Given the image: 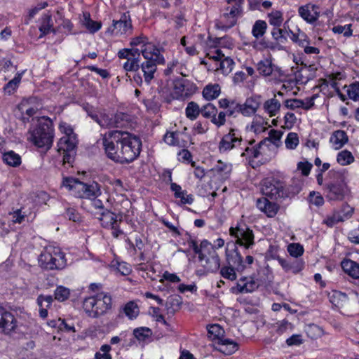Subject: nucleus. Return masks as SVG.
<instances>
[{
  "label": "nucleus",
  "instance_id": "37998d69",
  "mask_svg": "<svg viewBox=\"0 0 359 359\" xmlns=\"http://www.w3.org/2000/svg\"><path fill=\"white\" fill-rule=\"evenodd\" d=\"M266 124L267 122L264 121L263 117L255 115L250 125V130L256 134H260L266 130L264 125Z\"/></svg>",
  "mask_w": 359,
  "mask_h": 359
},
{
  "label": "nucleus",
  "instance_id": "774afa93",
  "mask_svg": "<svg viewBox=\"0 0 359 359\" xmlns=\"http://www.w3.org/2000/svg\"><path fill=\"white\" fill-rule=\"evenodd\" d=\"M309 201L317 207H320L324 204V198L319 192L311 191L309 196Z\"/></svg>",
  "mask_w": 359,
  "mask_h": 359
},
{
  "label": "nucleus",
  "instance_id": "2f4dec72",
  "mask_svg": "<svg viewBox=\"0 0 359 359\" xmlns=\"http://www.w3.org/2000/svg\"><path fill=\"white\" fill-rule=\"evenodd\" d=\"M53 23L52 21L51 15L49 14H44L41 18L39 25V30L41 35H46L50 32L54 34L58 32L57 29L53 27Z\"/></svg>",
  "mask_w": 359,
  "mask_h": 359
},
{
  "label": "nucleus",
  "instance_id": "cd10ccee",
  "mask_svg": "<svg viewBox=\"0 0 359 359\" xmlns=\"http://www.w3.org/2000/svg\"><path fill=\"white\" fill-rule=\"evenodd\" d=\"M341 266L343 271L350 277L355 278H359V264L350 259H344Z\"/></svg>",
  "mask_w": 359,
  "mask_h": 359
},
{
  "label": "nucleus",
  "instance_id": "4468645a",
  "mask_svg": "<svg viewBox=\"0 0 359 359\" xmlns=\"http://www.w3.org/2000/svg\"><path fill=\"white\" fill-rule=\"evenodd\" d=\"M196 86L187 79H180L174 82L173 94L176 99L189 98L196 93Z\"/></svg>",
  "mask_w": 359,
  "mask_h": 359
},
{
  "label": "nucleus",
  "instance_id": "6ab92c4d",
  "mask_svg": "<svg viewBox=\"0 0 359 359\" xmlns=\"http://www.w3.org/2000/svg\"><path fill=\"white\" fill-rule=\"evenodd\" d=\"M132 28L131 20L129 15L123 13L118 20H113L111 26H110L107 32L111 34L118 35L126 34V32Z\"/></svg>",
  "mask_w": 359,
  "mask_h": 359
},
{
  "label": "nucleus",
  "instance_id": "b1692460",
  "mask_svg": "<svg viewBox=\"0 0 359 359\" xmlns=\"http://www.w3.org/2000/svg\"><path fill=\"white\" fill-rule=\"evenodd\" d=\"M215 346L216 350L226 355H232L238 349V344L226 337L220 339Z\"/></svg>",
  "mask_w": 359,
  "mask_h": 359
},
{
  "label": "nucleus",
  "instance_id": "5701e85b",
  "mask_svg": "<svg viewBox=\"0 0 359 359\" xmlns=\"http://www.w3.org/2000/svg\"><path fill=\"white\" fill-rule=\"evenodd\" d=\"M278 261L285 272H292L294 274H297L301 272L305 266V262L302 259L287 260L285 259L278 258Z\"/></svg>",
  "mask_w": 359,
  "mask_h": 359
},
{
  "label": "nucleus",
  "instance_id": "e433bc0d",
  "mask_svg": "<svg viewBox=\"0 0 359 359\" xmlns=\"http://www.w3.org/2000/svg\"><path fill=\"white\" fill-rule=\"evenodd\" d=\"M163 139L168 144L179 147L182 146L181 141H184L183 134L179 131L168 132Z\"/></svg>",
  "mask_w": 359,
  "mask_h": 359
},
{
  "label": "nucleus",
  "instance_id": "2eb2a0df",
  "mask_svg": "<svg viewBox=\"0 0 359 359\" xmlns=\"http://www.w3.org/2000/svg\"><path fill=\"white\" fill-rule=\"evenodd\" d=\"M79 137H60L57 143V151L62 157H73L76 155Z\"/></svg>",
  "mask_w": 359,
  "mask_h": 359
},
{
  "label": "nucleus",
  "instance_id": "7c9ffc66",
  "mask_svg": "<svg viewBox=\"0 0 359 359\" xmlns=\"http://www.w3.org/2000/svg\"><path fill=\"white\" fill-rule=\"evenodd\" d=\"M90 116L97 123L100 127L104 128H113L112 123V115L107 114L106 113L99 114H91Z\"/></svg>",
  "mask_w": 359,
  "mask_h": 359
},
{
  "label": "nucleus",
  "instance_id": "473e14b6",
  "mask_svg": "<svg viewBox=\"0 0 359 359\" xmlns=\"http://www.w3.org/2000/svg\"><path fill=\"white\" fill-rule=\"evenodd\" d=\"M280 107V102L276 98V96L266 100L263 104L264 110L270 117L275 116L279 112Z\"/></svg>",
  "mask_w": 359,
  "mask_h": 359
},
{
  "label": "nucleus",
  "instance_id": "0eeeda50",
  "mask_svg": "<svg viewBox=\"0 0 359 359\" xmlns=\"http://www.w3.org/2000/svg\"><path fill=\"white\" fill-rule=\"evenodd\" d=\"M62 186L78 198L95 199L102 194L101 185L95 181L84 182L72 177H64Z\"/></svg>",
  "mask_w": 359,
  "mask_h": 359
},
{
  "label": "nucleus",
  "instance_id": "4d7b16f0",
  "mask_svg": "<svg viewBox=\"0 0 359 359\" xmlns=\"http://www.w3.org/2000/svg\"><path fill=\"white\" fill-rule=\"evenodd\" d=\"M128 115L117 113L112 117L113 128H123L128 122Z\"/></svg>",
  "mask_w": 359,
  "mask_h": 359
},
{
  "label": "nucleus",
  "instance_id": "bf43d9fd",
  "mask_svg": "<svg viewBox=\"0 0 359 359\" xmlns=\"http://www.w3.org/2000/svg\"><path fill=\"white\" fill-rule=\"evenodd\" d=\"M287 252L290 256L297 259L298 257L303 255L304 249V247L299 243H290L287 246Z\"/></svg>",
  "mask_w": 359,
  "mask_h": 359
},
{
  "label": "nucleus",
  "instance_id": "f03ea898",
  "mask_svg": "<svg viewBox=\"0 0 359 359\" xmlns=\"http://www.w3.org/2000/svg\"><path fill=\"white\" fill-rule=\"evenodd\" d=\"M101 141L107 157H114V155L117 154L118 147L115 142H121L122 147L130 151L133 157H138L140 154L142 148L140 139L128 132L121 130L109 131L102 135Z\"/></svg>",
  "mask_w": 359,
  "mask_h": 359
},
{
  "label": "nucleus",
  "instance_id": "0e129e2a",
  "mask_svg": "<svg viewBox=\"0 0 359 359\" xmlns=\"http://www.w3.org/2000/svg\"><path fill=\"white\" fill-rule=\"evenodd\" d=\"M20 80L21 74H19L6 84V86L4 88L5 93L8 95L12 94L17 88L18 84L20 82Z\"/></svg>",
  "mask_w": 359,
  "mask_h": 359
},
{
  "label": "nucleus",
  "instance_id": "f257e3e1",
  "mask_svg": "<svg viewBox=\"0 0 359 359\" xmlns=\"http://www.w3.org/2000/svg\"><path fill=\"white\" fill-rule=\"evenodd\" d=\"M131 46H141V54L144 61L141 62V70L144 76L145 82L149 85L154 79V74L157 70V65H163L165 62L161 49L154 43L149 41V39L141 35L131 39Z\"/></svg>",
  "mask_w": 359,
  "mask_h": 359
},
{
  "label": "nucleus",
  "instance_id": "f8f14e48",
  "mask_svg": "<svg viewBox=\"0 0 359 359\" xmlns=\"http://www.w3.org/2000/svg\"><path fill=\"white\" fill-rule=\"evenodd\" d=\"M95 215L103 228L112 230V236L114 238H118L120 235L123 234V231L121 230L119 225L122 221L121 217L118 219L116 215L108 209L102 212H97L95 213Z\"/></svg>",
  "mask_w": 359,
  "mask_h": 359
},
{
  "label": "nucleus",
  "instance_id": "de8ad7c7",
  "mask_svg": "<svg viewBox=\"0 0 359 359\" xmlns=\"http://www.w3.org/2000/svg\"><path fill=\"white\" fill-rule=\"evenodd\" d=\"M201 108H200L197 103L194 102H190L188 103L185 109L186 116L191 121L195 120L201 114Z\"/></svg>",
  "mask_w": 359,
  "mask_h": 359
},
{
  "label": "nucleus",
  "instance_id": "c9c22d12",
  "mask_svg": "<svg viewBox=\"0 0 359 359\" xmlns=\"http://www.w3.org/2000/svg\"><path fill=\"white\" fill-rule=\"evenodd\" d=\"M221 88L219 84H208L203 90V96L207 100L216 99L220 94Z\"/></svg>",
  "mask_w": 359,
  "mask_h": 359
},
{
  "label": "nucleus",
  "instance_id": "a18cd8bd",
  "mask_svg": "<svg viewBox=\"0 0 359 359\" xmlns=\"http://www.w3.org/2000/svg\"><path fill=\"white\" fill-rule=\"evenodd\" d=\"M267 24L264 20H258L255 21L252 26V34L258 39L262 37L266 32Z\"/></svg>",
  "mask_w": 359,
  "mask_h": 359
},
{
  "label": "nucleus",
  "instance_id": "423d86ee",
  "mask_svg": "<svg viewBox=\"0 0 359 359\" xmlns=\"http://www.w3.org/2000/svg\"><path fill=\"white\" fill-rule=\"evenodd\" d=\"M82 307L87 316L98 318L107 314L113 307V299L109 292H100L84 298Z\"/></svg>",
  "mask_w": 359,
  "mask_h": 359
},
{
  "label": "nucleus",
  "instance_id": "7ed1b4c3",
  "mask_svg": "<svg viewBox=\"0 0 359 359\" xmlns=\"http://www.w3.org/2000/svg\"><path fill=\"white\" fill-rule=\"evenodd\" d=\"M344 170H331L323 184V194L328 201H341L351 193Z\"/></svg>",
  "mask_w": 359,
  "mask_h": 359
},
{
  "label": "nucleus",
  "instance_id": "393cba45",
  "mask_svg": "<svg viewBox=\"0 0 359 359\" xmlns=\"http://www.w3.org/2000/svg\"><path fill=\"white\" fill-rule=\"evenodd\" d=\"M240 141L241 139L236 135V130L231 128L229 133L225 135L220 141L219 151H226L230 150L235 146V143Z\"/></svg>",
  "mask_w": 359,
  "mask_h": 359
},
{
  "label": "nucleus",
  "instance_id": "aec40b11",
  "mask_svg": "<svg viewBox=\"0 0 359 359\" xmlns=\"http://www.w3.org/2000/svg\"><path fill=\"white\" fill-rule=\"evenodd\" d=\"M262 283L259 279H255L253 277H242L236 283V286L233 290H236L239 293L252 292L257 289Z\"/></svg>",
  "mask_w": 359,
  "mask_h": 359
},
{
  "label": "nucleus",
  "instance_id": "9d476101",
  "mask_svg": "<svg viewBox=\"0 0 359 359\" xmlns=\"http://www.w3.org/2000/svg\"><path fill=\"white\" fill-rule=\"evenodd\" d=\"M228 6L220 17L217 27L222 29H229L237 22L238 18L242 15L244 0H226Z\"/></svg>",
  "mask_w": 359,
  "mask_h": 359
},
{
  "label": "nucleus",
  "instance_id": "a19ab883",
  "mask_svg": "<svg viewBox=\"0 0 359 359\" xmlns=\"http://www.w3.org/2000/svg\"><path fill=\"white\" fill-rule=\"evenodd\" d=\"M126 61L123 63V68L125 72H136L141 69V63L138 57H128L125 58Z\"/></svg>",
  "mask_w": 359,
  "mask_h": 359
},
{
  "label": "nucleus",
  "instance_id": "4be33fe9",
  "mask_svg": "<svg viewBox=\"0 0 359 359\" xmlns=\"http://www.w3.org/2000/svg\"><path fill=\"white\" fill-rule=\"evenodd\" d=\"M298 13L306 22L313 24L320 16L319 7L316 4H307L299 8Z\"/></svg>",
  "mask_w": 359,
  "mask_h": 359
},
{
  "label": "nucleus",
  "instance_id": "c03bdc74",
  "mask_svg": "<svg viewBox=\"0 0 359 359\" xmlns=\"http://www.w3.org/2000/svg\"><path fill=\"white\" fill-rule=\"evenodd\" d=\"M55 22L58 24V26L55 29H57L59 32L60 29L62 28L68 33L72 32L73 27L72 23L69 20L65 19L61 12L57 11L55 15Z\"/></svg>",
  "mask_w": 359,
  "mask_h": 359
},
{
  "label": "nucleus",
  "instance_id": "052dcab7",
  "mask_svg": "<svg viewBox=\"0 0 359 359\" xmlns=\"http://www.w3.org/2000/svg\"><path fill=\"white\" fill-rule=\"evenodd\" d=\"M141 49L138 48H123L118 50L117 55L119 58H128V57H140Z\"/></svg>",
  "mask_w": 359,
  "mask_h": 359
},
{
  "label": "nucleus",
  "instance_id": "c85d7f7f",
  "mask_svg": "<svg viewBox=\"0 0 359 359\" xmlns=\"http://www.w3.org/2000/svg\"><path fill=\"white\" fill-rule=\"evenodd\" d=\"M139 313V306L134 301L128 302L120 309V313H123L131 320L136 319Z\"/></svg>",
  "mask_w": 359,
  "mask_h": 359
},
{
  "label": "nucleus",
  "instance_id": "49530a36",
  "mask_svg": "<svg viewBox=\"0 0 359 359\" xmlns=\"http://www.w3.org/2000/svg\"><path fill=\"white\" fill-rule=\"evenodd\" d=\"M289 31L279 27H274L271 31L272 37L278 44L286 43L287 41V35L289 36Z\"/></svg>",
  "mask_w": 359,
  "mask_h": 359
},
{
  "label": "nucleus",
  "instance_id": "c756f323",
  "mask_svg": "<svg viewBox=\"0 0 359 359\" xmlns=\"http://www.w3.org/2000/svg\"><path fill=\"white\" fill-rule=\"evenodd\" d=\"M257 69L259 73L264 76L272 74L275 71H280L278 67L275 66L270 60L265 59L257 63Z\"/></svg>",
  "mask_w": 359,
  "mask_h": 359
},
{
  "label": "nucleus",
  "instance_id": "79ce46f5",
  "mask_svg": "<svg viewBox=\"0 0 359 359\" xmlns=\"http://www.w3.org/2000/svg\"><path fill=\"white\" fill-rule=\"evenodd\" d=\"M233 65L234 62L231 57L224 55V57L215 67V70H220L222 74H228L232 71Z\"/></svg>",
  "mask_w": 359,
  "mask_h": 359
},
{
  "label": "nucleus",
  "instance_id": "9b49d317",
  "mask_svg": "<svg viewBox=\"0 0 359 359\" xmlns=\"http://www.w3.org/2000/svg\"><path fill=\"white\" fill-rule=\"evenodd\" d=\"M260 185L262 194L271 200H277L286 196L285 182L277 177H266L262 180Z\"/></svg>",
  "mask_w": 359,
  "mask_h": 359
},
{
  "label": "nucleus",
  "instance_id": "ddd939ff",
  "mask_svg": "<svg viewBox=\"0 0 359 359\" xmlns=\"http://www.w3.org/2000/svg\"><path fill=\"white\" fill-rule=\"evenodd\" d=\"M226 259L229 264L235 266L238 272H243L245 269L250 267L255 259L252 255H246L245 259L239 252L238 248L232 250H226Z\"/></svg>",
  "mask_w": 359,
  "mask_h": 359
},
{
  "label": "nucleus",
  "instance_id": "bb28decb",
  "mask_svg": "<svg viewBox=\"0 0 359 359\" xmlns=\"http://www.w3.org/2000/svg\"><path fill=\"white\" fill-rule=\"evenodd\" d=\"M208 337L215 346L220 339L225 337V331L219 324L209 325L207 327Z\"/></svg>",
  "mask_w": 359,
  "mask_h": 359
},
{
  "label": "nucleus",
  "instance_id": "69168bd1",
  "mask_svg": "<svg viewBox=\"0 0 359 359\" xmlns=\"http://www.w3.org/2000/svg\"><path fill=\"white\" fill-rule=\"evenodd\" d=\"M332 31L335 34H343L346 37H349L352 35L353 31L351 29V25H336L332 28Z\"/></svg>",
  "mask_w": 359,
  "mask_h": 359
},
{
  "label": "nucleus",
  "instance_id": "6e6d98bb",
  "mask_svg": "<svg viewBox=\"0 0 359 359\" xmlns=\"http://www.w3.org/2000/svg\"><path fill=\"white\" fill-rule=\"evenodd\" d=\"M201 114L206 118H212L217 114V107L212 103H208L203 105L201 109Z\"/></svg>",
  "mask_w": 359,
  "mask_h": 359
},
{
  "label": "nucleus",
  "instance_id": "e2e57ef3",
  "mask_svg": "<svg viewBox=\"0 0 359 359\" xmlns=\"http://www.w3.org/2000/svg\"><path fill=\"white\" fill-rule=\"evenodd\" d=\"M348 97L353 100L358 101L359 100V81H355L351 84H350L347 87L346 90Z\"/></svg>",
  "mask_w": 359,
  "mask_h": 359
},
{
  "label": "nucleus",
  "instance_id": "864d4df0",
  "mask_svg": "<svg viewBox=\"0 0 359 359\" xmlns=\"http://www.w3.org/2000/svg\"><path fill=\"white\" fill-rule=\"evenodd\" d=\"M111 346L109 344H103L100 348V351L96 352L94 355V359H112L110 354Z\"/></svg>",
  "mask_w": 359,
  "mask_h": 359
},
{
  "label": "nucleus",
  "instance_id": "4c0bfd02",
  "mask_svg": "<svg viewBox=\"0 0 359 359\" xmlns=\"http://www.w3.org/2000/svg\"><path fill=\"white\" fill-rule=\"evenodd\" d=\"M289 32L290 39L299 47L306 44V41L309 39L306 34L299 28L297 29L296 32L289 29Z\"/></svg>",
  "mask_w": 359,
  "mask_h": 359
},
{
  "label": "nucleus",
  "instance_id": "a211bd4d",
  "mask_svg": "<svg viewBox=\"0 0 359 359\" xmlns=\"http://www.w3.org/2000/svg\"><path fill=\"white\" fill-rule=\"evenodd\" d=\"M266 196H262L256 200V208L268 218H274L280 210V205L271 201Z\"/></svg>",
  "mask_w": 359,
  "mask_h": 359
},
{
  "label": "nucleus",
  "instance_id": "ea45409f",
  "mask_svg": "<svg viewBox=\"0 0 359 359\" xmlns=\"http://www.w3.org/2000/svg\"><path fill=\"white\" fill-rule=\"evenodd\" d=\"M334 212L341 219V222L350 219L354 212V209L347 203H343L340 208L334 209Z\"/></svg>",
  "mask_w": 359,
  "mask_h": 359
},
{
  "label": "nucleus",
  "instance_id": "58836bf2",
  "mask_svg": "<svg viewBox=\"0 0 359 359\" xmlns=\"http://www.w3.org/2000/svg\"><path fill=\"white\" fill-rule=\"evenodd\" d=\"M218 271H219L220 276L226 280L233 281L237 278L236 272L237 270L235 266L227 263V265L220 266Z\"/></svg>",
  "mask_w": 359,
  "mask_h": 359
},
{
  "label": "nucleus",
  "instance_id": "72a5a7b5",
  "mask_svg": "<svg viewBox=\"0 0 359 359\" xmlns=\"http://www.w3.org/2000/svg\"><path fill=\"white\" fill-rule=\"evenodd\" d=\"M348 140L346 133L341 130L334 132L330 137V142L336 149L341 148L348 142Z\"/></svg>",
  "mask_w": 359,
  "mask_h": 359
},
{
  "label": "nucleus",
  "instance_id": "412c9836",
  "mask_svg": "<svg viewBox=\"0 0 359 359\" xmlns=\"http://www.w3.org/2000/svg\"><path fill=\"white\" fill-rule=\"evenodd\" d=\"M260 106V96L248 97L243 104L238 103V111L244 116H250L256 114Z\"/></svg>",
  "mask_w": 359,
  "mask_h": 359
},
{
  "label": "nucleus",
  "instance_id": "8fccbe9b",
  "mask_svg": "<svg viewBox=\"0 0 359 359\" xmlns=\"http://www.w3.org/2000/svg\"><path fill=\"white\" fill-rule=\"evenodd\" d=\"M70 290L65 286L60 285L56 287L54 292V297L56 300L63 302L69 299Z\"/></svg>",
  "mask_w": 359,
  "mask_h": 359
},
{
  "label": "nucleus",
  "instance_id": "a878e982",
  "mask_svg": "<svg viewBox=\"0 0 359 359\" xmlns=\"http://www.w3.org/2000/svg\"><path fill=\"white\" fill-rule=\"evenodd\" d=\"M231 170V165L218 159L217 164L210 171L214 177H217L219 180L223 181L229 178Z\"/></svg>",
  "mask_w": 359,
  "mask_h": 359
},
{
  "label": "nucleus",
  "instance_id": "338daca9",
  "mask_svg": "<svg viewBox=\"0 0 359 359\" xmlns=\"http://www.w3.org/2000/svg\"><path fill=\"white\" fill-rule=\"evenodd\" d=\"M285 147L290 149H294L299 144V137L295 133H289L285 141Z\"/></svg>",
  "mask_w": 359,
  "mask_h": 359
},
{
  "label": "nucleus",
  "instance_id": "603ef678",
  "mask_svg": "<svg viewBox=\"0 0 359 359\" xmlns=\"http://www.w3.org/2000/svg\"><path fill=\"white\" fill-rule=\"evenodd\" d=\"M59 130L63 134L62 137H78V135L74 133L73 127L66 122L62 121L60 123Z\"/></svg>",
  "mask_w": 359,
  "mask_h": 359
},
{
  "label": "nucleus",
  "instance_id": "5fc2aeb1",
  "mask_svg": "<svg viewBox=\"0 0 359 359\" xmlns=\"http://www.w3.org/2000/svg\"><path fill=\"white\" fill-rule=\"evenodd\" d=\"M268 17L269 23L275 27H279L283 21V13L280 11H272Z\"/></svg>",
  "mask_w": 359,
  "mask_h": 359
},
{
  "label": "nucleus",
  "instance_id": "09e8293b",
  "mask_svg": "<svg viewBox=\"0 0 359 359\" xmlns=\"http://www.w3.org/2000/svg\"><path fill=\"white\" fill-rule=\"evenodd\" d=\"M151 334V330L147 327H137L133 330V335L139 341H147Z\"/></svg>",
  "mask_w": 359,
  "mask_h": 359
},
{
  "label": "nucleus",
  "instance_id": "6e6552de",
  "mask_svg": "<svg viewBox=\"0 0 359 359\" xmlns=\"http://www.w3.org/2000/svg\"><path fill=\"white\" fill-rule=\"evenodd\" d=\"M229 232L234 239V248L238 246L248 250L255 245L254 231L243 219V216L236 222L235 226L229 228Z\"/></svg>",
  "mask_w": 359,
  "mask_h": 359
},
{
  "label": "nucleus",
  "instance_id": "f3484780",
  "mask_svg": "<svg viewBox=\"0 0 359 359\" xmlns=\"http://www.w3.org/2000/svg\"><path fill=\"white\" fill-rule=\"evenodd\" d=\"M18 321L11 312L0 306V330L6 334L15 332L18 327Z\"/></svg>",
  "mask_w": 359,
  "mask_h": 359
},
{
  "label": "nucleus",
  "instance_id": "f704fd0d",
  "mask_svg": "<svg viewBox=\"0 0 359 359\" xmlns=\"http://www.w3.org/2000/svg\"><path fill=\"white\" fill-rule=\"evenodd\" d=\"M111 266L114 268L122 276H128L132 272L130 264L121 261L117 257L111 261Z\"/></svg>",
  "mask_w": 359,
  "mask_h": 359
},
{
  "label": "nucleus",
  "instance_id": "20e7f679",
  "mask_svg": "<svg viewBox=\"0 0 359 359\" xmlns=\"http://www.w3.org/2000/svg\"><path fill=\"white\" fill-rule=\"evenodd\" d=\"M30 141L39 149L41 154L49 150L53 144L54 128L53 121L48 116L38 119L37 124L29 130Z\"/></svg>",
  "mask_w": 359,
  "mask_h": 359
},
{
  "label": "nucleus",
  "instance_id": "39448f33",
  "mask_svg": "<svg viewBox=\"0 0 359 359\" xmlns=\"http://www.w3.org/2000/svg\"><path fill=\"white\" fill-rule=\"evenodd\" d=\"M189 245L196 255L198 261L207 272L216 273L220 267V258L214 249L213 245L208 240L203 239L198 245L196 240H190Z\"/></svg>",
  "mask_w": 359,
  "mask_h": 359
},
{
  "label": "nucleus",
  "instance_id": "dca6fc26",
  "mask_svg": "<svg viewBox=\"0 0 359 359\" xmlns=\"http://www.w3.org/2000/svg\"><path fill=\"white\" fill-rule=\"evenodd\" d=\"M41 108V104L35 97L25 99L18 105V109L21 113L22 120L24 123L29 122V118Z\"/></svg>",
  "mask_w": 359,
  "mask_h": 359
},
{
  "label": "nucleus",
  "instance_id": "3c124183",
  "mask_svg": "<svg viewBox=\"0 0 359 359\" xmlns=\"http://www.w3.org/2000/svg\"><path fill=\"white\" fill-rule=\"evenodd\" d=\"M182 162L187 165L190 164L194 168V173L196 178L202 179L205 176V169L201 166L196 165V163L193 161V158H182Z\"/></svg>",
  "mask_w": 359,
  "mask_h": 359
},
{
  "label": "nucleus",
  "instance_id": "680f3d73",
  "mask_svg": "<svg viewBox=\"0 0 359 359\" xmlns=\"http://www.w3.org/2000/svg\"><path fill=\"white\" fill-rule=\"evenodd\" d=\"M50 199L49 194L45 191H37L34 193V203L36 205H42L47 203Z\"/></svg>",
  "mask_w": 359,
  "mask_h": 359
},
{
  "label": "nucleus",
  "instance_id": "1a4fd4ad",
  "mask_svg": "<svg viewBox=\"0 0 359 359\" xmlns=\"http://www.w3.org/2000/svg\"><path fill=\"white\" fill-rule=\"evenodd\" d=\"M39 264L47 271L62 269L67 264L65 254L59 247L46 246L39 257Z\"/></svg>",
  "mask_w": 359,
  "mask_h": 359
},
{
  "label": "nucleus",
  "instance_id": "13d9d810",
  "mask_svg": "<svg viewBox=\"0 0 359 359\" xmlns=\"http://www.w3.org/2000/svg\"><path fill=\"white\" fill-rule=\"evenodd\" d=\"M65 217L74 222L79 223L82 221L81 214L74 207H69L65 209Z\"/></svg>",
  "mask_w": 359,
  "mask_h": 359
}]
</instances>
